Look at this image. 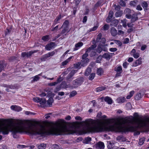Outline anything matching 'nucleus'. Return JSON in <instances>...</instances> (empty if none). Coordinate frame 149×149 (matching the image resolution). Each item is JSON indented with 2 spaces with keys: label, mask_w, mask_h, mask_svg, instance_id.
Returning <instances> with one entry per match:
<instances>
[{
  "label": "nucleus",
  "mask_w": 149,
  "mask_h": 149,
  "mask_svg": "<svg viewBox=\"0 0 149 149\" xmlns=\"http://www.w3.org/2000/svg\"><path fill=\"white\" fill-rule=\"evenodd\" d=\"M0 131L3 134H7L11 131L15 138L18 137L17 135L18 133L25 132L29 134L41 136L72 133L65 125L58 122L50 124L49 129L47 131L44 125L36 121L16 120L13 122L11 120L1 119H0Z\"/></svg>",
  "instance_id": "nucleus-1"
},
{
  "label": "nucleus",
  "mask_w": 149,
  "mask_h": 149,
  "mask_svg": "<svg viewBox=\"0 0 149 149\" xmlns=\"http://www.w3.org/2000/svg\"><path fill=\"white\" fill-rule=\"evenodd\" d=\"M149 127V118L146 119H141L134 118V131L139 128Z\"/></svg>",
  "instance_id": "nucleus-2"
},
{
  "label": "nucleus",
  "mask_w": 149,
  "mask_h": 149,
  "mask_svg": "<svg viewBox=\"0 0 149 149\" xmlns=\"http://www.w3.org/2000/svg\"><path fill=\"white\" fill-rule=\"evenodd\" d=\"M61 28H63V29L61 31V34L63 35V36L61 37L60 38L63 39L65 38V36L67 37L68 35V33H69L70 29L69 28V22L68 20H65L63 23Z\"/></svg>",
  "instance_id": "nucleus-3"
},
{
  "label": "nucleus",
  "mask_w": 149,
  "mask_h": 149,
  "mask_svg": "<svg viewBox=\"0 0 149 149\" xmlns=\"http://www.w3.org/2000/svg\"><path fill=\"white\" fill-rule=\"evenodd\" d=\"M84 78L82 77H80L74 80L72 82L73 86L72 87L77 88L81 85L84 81Z\"/></svg>",
  "instance_id": "nucleus-4"
},
{
  "label": "nucleus",
  "mask_w": 149,
  "mask_h": 149,
  "mask_svg": "<svg viewBox=\"0 0 149 149\" xmlns=\"http://www.w3.org/2000/svg\"><path fill=\"white\" fill-rule=\"evenodd\" d=\"M33 101L36 103H39L41 104L44 105L46 103V100L44 98H41L38 97L33 98Z\"/></svg>",
  "instance_id": "nucleus-5"
},
{
  "label": "nucleus",
  "mask_w": 149,
  "mask_h": 149,
  "mask_svg": "<svg viewBox=\"0 0 149 149\" xmlns=\"http://www.w3.org/2000/svg\"><path fill=\"white\" fill-rule=\"evenodd\" d=\"M55 94L52 93L51 91H49L47 93V96L50 97V98L48 100L47 102L49 104L51 105L53 102L54 100L52 97L54 96Z\"/></svg>",
  "instance_id": "nucleus-6"
},
{
  "label": "nucleus",
  "mask_w": 149,
  "mask_h": 149,
  "mask_svg": "<svg viewBox=\"0 0 149 149\" xmlns=\"http://www.w3.org/2000/svg\"><path fill=\"white\" fill-rule=\"evenodd\" d=\"M55 52L53 51L45 54L43 56L42 58V60L45 61L48 58L54 56L55 54Z\"/></svg>",
  "instance_id": "nucleus-7"
},
{
  "label": "nucleus",
  "mask_w": 149,
  "mask_h": 149,
  "mask_svg": "<svg viewBox=\"0 0 149 149\" xmlns=\"http://www.w3.org/2000/svg\"><path fill=\"white\" fill-rule=\"evenodd\" d=\"M63 17H62L61 14L59 15L54 19L52 23V27L54 26L56 24L60 23L59 21Z\"/></svg>",
  "instance_id": "nucleus-8"
},
{
  "label": "nucleus",
  "mask_w": 149,
  "mask_h": 149,
  "mask_svg": "<svg viewBox=\"0 0 149 149\" xmlns=\"http://www.w3.org/2000/svg\"><path fill=\"white\" fill-rule=\"evenodd\" d=\"M77 71V70H72L71 71V72L69 74L68 76L66 77V79L67 80V82L69 81H71L72 80L71 77L74 75V74L76 73Z\"/></svg>",
  "instance_id": "nucleus-9"
},
{
  "label": "nucleus",
  "mask_w": 149,
  "mask_h": 149,
  "mask_svg": "<svg viewBox=\"0 0 149 149\" xmlns=\"http://www.w3.org/2000/svg\"><path fill=\"white\" fill-rule=\"evenodd\" d=\"M113 15V13L112 11L109 12L108 15L106 19V22L107 23H109L111 21V19Z\"/></svg>",
  "instance_id": "nucleus-10"
},
{
  "label": "nucleus",
  "mask_w": 149,
  "mask_h": 149,
  "mask_svg": "<svg viewBox=\"0 0 149 149\" xmlns=\"http://www.w3.org/2000/svg\"><path fill=\"white\" fill-rule=\"evenodd\" d=\"M55 43L54 42H51L46 45L45 49L47 50H50L54 46H55Z\"/></svg>",
  "instance_id": "nucleus-11"
},
{
  "label": "nucleus",
  "mask_w": 149,
  "mask_h": 149,
  "mask_svg": "<svg viewBox=\"0 0 149 149\" xmlns=\"http://www.w3.org/2000/svg\"><path fill=\"white\" fill-rule=\"evenodd\" d=\"M95 147L97 149H103L104 147V143L102 142H99L95 145Z\"/></svg>",
  "instance_id": "nucleus-12"
},
{
  "label": "nucleus",
  "mask_w": 149,
  "mask_h": 149,
  "mask_svg": "<svg viewBox=\"0 0 149 149\" xmlns=\"http://www.w3.org/2000/svg\"><path fill=\"white\" fill-rule=\"evenodd\" d=\"M83 45V43L81 42H79L75 44V47L73 49V51H75L78 50L80 47H82Z\"/></svg>",
  "instance_id": "nucleus-13"
},
{
  "label": "nucleus",
  "mask_w": 149,
  "mask_h": 149,
  "mask_svg": "<svg viewBox=\"0 0 149 149\" xmlns=\"http://www.w3.org/2000/svg\"><path fill=\"white\" fill-rule=\"evenodd\" d=\"M10 108L12 110L16 111H19L22 110L20 107L16 105H12L11 106Z\"/></svg>",
  "instance_id": "nucleus-14"
},
{
  "label": "nucleus",
  "mask_w": 149,
  "mask_h": 149,
  "mask_svg": "<svg viewBox=\"0 0 149 149\" xmlns=\"http://www.w3.org/2000/svg\"><path fill=\"white\" fill-rule=\"evenodd\" d=\"M110 33L111 35L113 36H116L117 34V31L114 27H112L111 28Z\"/></svg>",
  "instance_id": "nucleus-15"
},
{
  "label": "nucleus",
  "mask_w": 149,
  "mask_h": 149,
  "mask_svg": "<svg viewBox=\"0 0 149 149\" xmlns=\"http://www.w3.org/2000/svg\"><path fill=\"white\" fill-rule=\"evenodd\" d=\"M138 17L137 14H133L132 15L131 20V22L132 23L138 20Z\"/></svg>",
  "instance_id": "nucleus-16"
},
{
  "label": "nucleus",
  "mask_w": 149,
  "mask_h": 149,
  "mask_svg": "<svg viewBox=\"0 0 149 149\" xmlns=\"http://www.w3.org/2000/svg\"><path fill=\"white\" fill-rule=\"evenodd\" d=\"M104 100L109 104H111L113 102L111 99L108 96L105 97L104 98Z\"/></svg>",
  "instance_id": "nucleus-17"
},
{
  "label": "nucleus",
  "mask_w": 149,
  "mask_h": 149,
  "mask_svg": "<svg viewBox=\"0 0 149 149\" xmlns=\"http://www.w3.org/2000/svg\"><path fill=\"white\" fill-rule=\"evenodd\" d=\"M116 140L119 141L124 142L126 141V138L122 135L118 136L116 138Z\"/></svg>",
  "instance_id": "nucleus-18"
},
{
  "label": "nucleus",
  "mask_w": 149,
  "mask_h": 149,
  "mask_svg": "<svg viewBox=\"0 0 149 149\" xmlns=\"http://www.w3.org/2000/svg\"><path fill=\"white\" fill-rule=\"evenodd\" d=\"M125 100V98L124 97H121L117 99V102L119 103L124 102Z\"/></svg>",
  "instance_id": "nucleus-19"
},
{
  "label": "nucleus",
  "mask_w": 149,
  "mask_h": 149,
  "mask_svg": "<svg viewBox=\"0 0 149 149\" xmlns=\"http://www.w3.org/2000/svg\"><path fill=\"white\" fill-rule=\"evenodd\" d=\"M110 55L109 53H105L102 56V58L106 59L107 60L109 61L111 58Z\"/></svg>",
  "instance_id": "nucleus-20"
},
{
  "label": "nucleus",
  "mask_w": 149,
  "mask_h": 149,
  "mask_svg": "<svg viewBox=\"0 0 149 149\" xmlns=\"http://www.w3.org/2000/svg\"><path fill=\"white\" fill-rule=\"evenodd\" d=\"M61 85L62 86L63 88H67L69 87H71V85L70 84H67L65 82H63L61 84Z\"/></svg>",
  "instance_id": "nucleus-21"
},
{
  "label": "nucleus",
  "mask_w": 149,
  "mask_h": 149,
  "mask_svg": "<svg viewBox=\"0 0 149 149\" xmlns=\"http://www.w3.org/2000/svg\"><path fill=\"white\" fill-rule=\"evenodd\" d=\"M91 140V137H87L85 138V139L83 141V143H89Z\"/></svg>",
  "instance_id": "nucleus-22"
},
{
  "label": "nucleus",
  "mask_w": 149,
  "mask_h": 149,
  "mask_svg": "<svg viewBox=\"0 0 149 149\" xmlns=\"http://www.w3.org/2000/svg\"><path fill=\"white\" fill-rule=\"evenodd\" d=\"M50 37L49 35L43 36L41 38V39L44 42L48 41Z\"/></svg>",
  "instance_id": "nucleus-23"
},
{
  "label": "nucleus",
  "mask_w": 149,
  "mask_h": 149,
  "mask_svg": "<svg viewBox=\"0 0 149 149\" xmlns=\"http://www.w3.org/2000/svg\"><path fill=\"white\" fill-rule=\"evenodd\" d=\"M123 13L122 10H119L116 12L115 13V15L116 17H119L121 16Z\"/></svg>",
  "instance_id": "nucleus-24"
},
{
  "label": "nucleus",
  "mask_w": 149,
  "mask_h": 149,
  "mask_svg": "<svg viewBox=\"0 0 149 149\" xmlns=\"http://www.w3.org/2000/svg\"><path fill=\"white\" fill-rule=\"evenodd\" d=\"M91 72V68H88L86 70L85 73V75L86 76H88Z\"/></svg>",
  "instance_id": "nucleus-25"
},
{
  "label": "nucleus",
  "mask_w": 149,
  "mask_h": 149,
  "mask_svg": "<svg viewBox=\"0 0 149 149\" xmlns=\"http://www.w3.org/2000/svg\"><path fill=\"white\" fill-rule=\"evenodd\" d=\"M12 30V28L10 27V28H7L6 30L5 31V36H6L10 34L11 31Z\"/></svg>",
  "instance_id": "nucleus-26"
},
{
  "label": "nucleus",
  "mask_w": 149,
  "mask_h": 149,
  "mask_svg": "<svg viewBox=\"0 0 149 149\" xmlns=\"http://www.w3.org/2000/svg\"><path fill=\"white\" fill-rule=\"evenodd\" d=\"M110 27L109 25L108 24H105L103 26L101 29L102 30L106 31L108 30Z\"/></svg>",
  "instance_id": "nucleus-27"
},
{
  "label": "nucleus",
  "mask_w": 149,
  "mask_h": 149,
  "mask_svg": "<svg viewBox=\"0 0 149 149\" xmlns=\"http://www.w3.org/2000/svg\"><path fill=\"white\" fill-rule=\"evenodd\" d=\"M97 47V45H91L90 47H89L88 48L86 49V50L87 51H88L89 52L91 50H94V49L95 48Z\"/></svg>",
  "instance_id": "nucleus-28"
},
{
  "label": "nucleus",
  "mask_w": 149,
  "mask_h": 149,
  "mask_svg": "<svg viewBox=\"0 0 149 149\" xmlns=\"http://www.w3.org/2000/svg\"><path fill=\"white\" fill-rule=\"evenodd\" d=\"M36 52H37L35 51H31L29 52H26V57L27 58L30 57L33 54Z\"/></svg>",
  "instance_id": "nucleus-29"
},
{
  "label": "nucleus",
  "mask_w": 149,
  "mask_h": 149,
  "mask_svg": "<svg viewBox=\"0 0 149 149\" xmlns=\"http://www.w3.org/2000/svg\"><path fill=\"white\" fill-rule=\"evenodd\" d=\"M137 2L138 1L137 0L132 1H130V4L131 6L134 7L136 6Z\"/></svg>",
  "instance_id": "nucleus-30"
},
{
  "label": "nucleus",
  "mask_w": 149,
  "mask_h": 149,
  "mask_svg": "<svg viewBox=\"0 0 149 149\" xmlns=\"http://www.w3.org/2000/svg\"><path fill=\"white\" fill-rule=\"evenodd\" d=\"M111 22V25L115 26H116L119 22L118 21L117 19H114Z\"/></svg>",
  "instance_id": "nucleus-31"
},
{
  "label": "nucleus",
  "mask_w": 149,
  "mask_h": 149,
  "mask_svg": "<svg viewBox=\"0 0 149 149\" xmlns=\"http://www.w3.org/2000/svg\"><path fill=\"white\" fill-rule=\"evenodd\" d=\"M106 88V87L104 86L99 87L96 89V91L97 92H99L105 90Z\"/></svg>",
  "instance_id": "nucleus-32"
},
{
  "label": "nucleus",
  "mask_w": 149,
  "mask_h": 149,
  "mask_svg": "<svg viewBox=\"0 0 149 149\" xmlns=\"http://www.w3.org/2000/svg\"><path fill=\"white\" fill-rule=\"evenodd\" d=\"M81 62L83 65L87 64L89 61V59L88 58H85L84 59H82L81 60Z\"/></svg>",
  "instance_id": "nucleus-33"
},
{
  "label": "nucleus",
  "mask_w": 149,
  "mask_h": 149,
  "mask_svg": "<svg viewBox=\"0 0 149 149\" xmlns=\"http://www.w3.org/2000/svg\"><path fill=\"white\" fill-rule=\"evenodd\" d=\"M17 57L15 56H13L9 58L8 60L10 62H13L16 60Z\"/></svg>",
  "instance_id": "nucleus-34"
},
{
  "label": "nucleus",
  "mask_w": 149,
  "mask_h": 149,
  "mask_svg": "<svg viewBox=\"0 0 149 149\" xmlns=\"http://www.w3.org/2000/svg\"><path fill=\"white\" fill-rule=\"evenodd\" d=\"M46 146L45 144L41 143L38 146V148L39 149H44L45 148Z\"/></svg>",
  "instance_id": "nucleus-35"
},
{
  "label": "nucleus",
  "mask_w": 149,
  "mask_h": 149,
  "mask_svg": "<svg viewBox=\"0 0 149 149\" xmlns=\"http://www.w3.org/2000/svg\"><path fill=\"white\" fill-rule=\"evenodd\" d=\"M141 5L144 9L147 8L148 7V4L146 1H143L141 3Z\"/></svg>",
  "instance_id": "nucleus-36"
},
{
  "label": "nucleus",
  "mask_w": 149,
  "mask_h": 149,
  "mask_svg": "<svg viewBox=\"0 0 149 149\" xmlns=\"http://www.w3.org/2000/svg\"><path fill=\"white\" fill-rule=\"evenodd\" d=\"M114 143H111L110 141L108 142V148L109 149H111L114 146Z\"/></svg>",
  "instance_id": "nucleus-37"
},
{
  "label": "nucleus",
  "mask_w": 149,
  "mask_h": 149,
  "mask_svg": "<svg viewBox=\"0 0 149 149\" xmlns=\"http://www.w3.org/2000/svg\"><path fill=\"white\" fill-rule=\"evenodd\" d=\"M89 52L88 51H87V50H86L85 53L82 56V59H84L87 58V57L88 55V53Z\"/></svg>",
  "instance_id": "nucleus-38"
},
{
  "label": "nucleus",
  "mask_w": 149,
  "mask_h": 149,
  "mask_svg": "<svg viewBox=\"0 0 149 149\" xmlns=\"http://www.w3.org/2000/svg\"><path fill=\"white\" fill-rule=\"evenodd\" d=\"M142 95L141 94V93H139L137 94L135 97V99L137 100H140L141 98Z\"/></svg>",
  "instance_id": "nucleus-39"
},
{
  "label": "nucleus",
  "mask_w": 149,
  "mask_h": 149,
  "mask_svg": "<svg viewBox=\"0 0 149 149\" xmlns=\"http://www.w3.org/2000/svg\"><path fill=\"white\" fill-rule=\"evenodd\" d=\"M102 37V34L101 33H99L97 36L96 38V41L97 42H99L100 40H101Z\"/></svg>",
  "instance_id": "nucleus-40"
},
{
  "label": "nucleus",
  "mask_w": 149,
  "mask_h": 149,
  "mask_svg": "<svg viewBox=\"0 0 149 149\" xmlns=\"http://www.w3.org/2000/svg\"><path fill=\"white\" fill-rule=\"evenodd\" d=\"M103 50L105 51V50H103L101 46H98L96 49V52L100 54Z\"/></svg>",
  "instance_id": "nucleus-41"
},
{
  "label": "nucleus",
  "mask_w": 149,
  "mask_h": 149,
  "mask_svg": "<svg viewBox=\"0 0 149 149\" xmlns=\"http://www.w3.org/2000/svg\"><path fill=\"white\" fill-rule=\"evenodd\" d=\"M146 138L144 137H143L139 139V144L140 145H142L144 143L145 140Z\"/></svg>",
  "instance_id": "nucleus-42"
},
{
  "label": "nucleus",
  "mask_w": 149,
  "mask_h": 149,
  "mask_svg": "<svg viewBox=\"0 0 149 149\" xmlns=\"http://www.w3.org/2000/svg\"><path fill=\"white\" fill-rule=\"evenodd\" d=\"M103 0H98L97 3L95 5V7L100 6Z\"/></svg>",
  "instance_id": "nucleus-43"
},
{
  "label": "nucleus",
  "mask_w": 149,
  "mask_h": 149,
  "mask_svg": "<svg viewBox=\"0 0 149 149\" xmlns=\"http://www.w3.org/2000/svg\"><path fill=\"white\" fill-rule=\"evenodd\" d=\"M40 74L35 76L34 77H33V79L31 81V82H33L35 81H37L38 80L40 79V77L38 76V75H40Z\"/></svg>",
  "instance_id": "nucleus-44"
},
{
  "label": "nucleus",
  "mask_w": 149,
  "mask_h": 149,
  "mask_svg": "<svg viewBox=\"0 0 149 149\" xmlns=\"http://www.w3.org/2000/svg\"><path fill=\"white\" fill-rule=\"evenodd\" d=\"M103 73V71L101 68H98L97 70V73L98 75H101Z\"/></svg>",
  "instance_id": "nucleus-45"
},
{
  "label": "nucleus",
  "mask_w": 149,
  "mask_h": 149,
  "mask_svg": "<svg viewBox=\"0 0 149 149\" xmlns=\"http://www.w3.org/2000/svg\"><path fill=\"white\" fill-rule=\"evenodd\" d=\"M90 52H91L89 54V55L91 57L94 56L96 55V52L94 51H91Z\"/></svg>",
  "instance_id": "nucleus-46"
},
{
  "label": "nucleus",
  "mask_w": 149,
  "mask_h": 149,
  "mask_svg": "<svg viewBox=\"0 0 149 149\" xmlns=\"http://www.w3.org/2000/svg\"><path fill=\"white\" fill-rule=\"evenodd\" d=\"M115 70L116 71V72H122V68L120 66H119L117 68H115Z\"/></svg>",
  "instance_id": "nucleus-47"
},
{
  "label": "nucleus",
  "mask_w": 149,
  "mask_h": 149,
  "mask_svg": "<svg viewBox=\"0 0 149 149\" xmlns=\"http://www.w3.org/2000/svg\"><path fill=\"white\" fill-rule=\"evenodd\" d=\"M95 76V73H91L89 77V79L91 80H92L94 79Z\"/></svg>",
  "instance_id": "nucleus-48"
},
{
  "label": "nucleus",
  "mask_w": 149,
  "mask_h": 149,
  "mask_svg": "<svg viewBox=\"0 0 149 149\" xmlns=\"http://www.w3.org/2000/svg\"><path fill=\"white\" fill-rule=\"evenodd\" d=\"M119 4L122 6H125L126 5L125 2L123 0H120L119 2Z\"/></svg>",
  "instance_id": "nucleus-49"
},
{
  "label": "nucleus",
  "mask_w": 149,
  "mask_h": 149,
  "mask_svg": "<svg viewBox=\"0 0 149 149\" xmlns=\"http://www.w3.org/2000/svg\"><path fill=\"white\" fill-rule=\"evenodd\" d=\"M102 56L100 55L98 56L96 58L95 60V62L96 63H100L101 61Z\"/></svg>",
  "instance_id": "nucleus-50"
},
{
  "label": "nucleus",
  "mask_w": 149,
  "mask_h": 149,
  "mask_svg": "<svg viewBox=\"0 0 149 149\" xmlns=\"http://www.w3.org/2000/svg\"><path fill=\"white\" fill-rule=\"evenodd\" d=\"M77 92L76 91H73L71 93H70L69 97H72L74 96L77 94Z\"/></svg>",
  "instance_id": "nucleus-51"
},
{
  "label": "nucleus",
  "mask_w": 149,
  "mask_h": 149,
  "mask_svg": "<svg viewBox=\"0 0 149 149\" xmlns=\"http://www.w3.org/2000/svg\"><path fill=\"white\" fill-rule=\"evenodd\" d=\"M1 86H3L7 88H10L11 89L13 88V86H10V85H8L6 84H2L1 85Z\"/></svg>",
  "instance_id": "nucleus-52"
},
{
  "label": "nucleus",
  "mask_w": 149,
  "mask_h": 149,
  "mask_svg": "<svg viewBox=\"0 0 149 149\" xmlns=\"http://www.w3.org/2000/svg\"><path fill=\"white\" fill-rule=\"evenodd\" d=\"M121 22L123 23V26L124 27L126 28V27L127 26V22H126V19H124L123 20H122L121 21Z\"/></svg>",
  "instance_id": "nucleus-53"
},
{
  "label": "nucleus",
  "mask_w": 149,
  "mask_h": 149,
  "mask_svg": "<svg viewBox=\"0 0 149 149\" xmlns=\"http://www.w3.org/2000/svg\"><path fill=\"white\" fill-rule=\"evenodd\" d=\"M142 63L141 58H139L138 60H136V63L138 65H140Z\"/></svg>",
  "instance_id": "nucleus-54"
},
{
  "label": "nucleus",
  "mask_w": 149,
  "mask_h": 149,
  "mask_svg": "<svg viewBox=\"0 0 149 149\" xmlns=\"http://www.w3.org/2000/svg\"><path fill=\"white\" fill-rule=\"evenodd\" d=\"M58 25H56V26L53 28L51 30V31H57L58 30Z\"/></svg>",
  "instance_id": "nucleus-55"
},
{
  "label": "nucleus",
  "mask_w": 149,
  "mask_h": 149,
  "mask_svg": "<svg viewBox=\"0 0 149 149\" xmlns=\"http://www.w3.org/2000/svg\"><path fill=\"white\" fill-rule=\"evenodd\" d=\"M98 26H94L93 28L90 29V31H95L97 29Z\"/></svg>",
  "instance_id": "nucleus-56"
},
{
  "label": "nucleus",
  "mask_w": 149,
  "mask_h": 149,
  "mask_svg": "<svg viewBox=\"0 0 149 149\" xmlns=\"http://www.w3.org/2000/svg\"><path fill=\"white\" fill-rule=\"evenodd\" d=\"M133 56L134 58H137L139 57V54L138 53H136L134 54H133Z\"/></svg>",
  "instance_id": "nucleus-57"
},
{
  "label": "nucleus",
  "mask_w": 149,
  "mask_h": 149,
  "mask_svg": "<svg viewBox=\"0 0 149 149\" xmlns=\"http://www.w3.org/2000/svg\"><path fill=\"white\" fill-rule=\"evenodd\" d=\"M25 114L27 115H34L36 114V113L33 112H32L30 111H26L25 112Z\"/></svg>",
  "instance_id": "nucleus-58"
},
{
  "label": "nucleus",
  "mask_w": 149,
  "mask_h": 149,
  "mask_svg": "<svg viewBox=\"0 0 149 149\" xmlns=\"http://www.w3.org/2000/svg\"><path fill=\"white\" fill-rule=\"evenodd\" d=\"M117 50V49L116 48H111L109 49V50L111 52H115Z\"/></svg>",
  "instance_id": "nucleus-59"
},
{
  "label": "nucleus",
  "mask_w": 149,
  "mask_h": 149,
  "mask_svg": "<svg viewBox=\"0 0 149 149\" xmlns=\"http://www.w3.org/2000/svg\"><path fill=\"white\" fill-rule=\"evenodd\" d=\"M106 40L104 38H102L100 42L103 44H104L106 43Z\"/></svg>",
  "instance_id": "nucleus-60"
},
{
  "label": "nucleus",
  "mask_w": 149,
  "mask_h": 149,
  "mask_svg": "<svg viewBox=\"0 0 149 149\" xmlns=\"http://www.w3.org/2000/svg\"><path fill=\"white\" fill-rule=\"evenodd\" d=\"M61 87L60 86H57L56 88L54 90V92L55 93H56L59 91L61 89Z\"/></svg>",
  "instance_id": "nucleus-61"
},
{
  "label": "nucleus",
  "mask_w": 149,
  "mask_h": 149,
  "mask_svg": "<svg viewBox=\"0 0 149 149\" xmlns=\"http://www.w3.org/2000/svg\"><path fill=\"white\" fill-rule=\"evenodd\" d=\"M87 16H84V17L83 18V21H82L84 23H86L87 22Z\"/></svg>",
  "instance_id": "nucleus-62"
},
{
  "label": "nucleus",
  "mask_w": 149,
  "mask_h": 149,
  "mask_svg": "<svg viewBox=\"0 0 149 149\" xmlns=\"http://www.w3.org/2000/svg\"><path fill=\"white\" fill-rule=\"evenodd\" d=\"M129 39L128 38H126L124 40V41H123V43L125 44H127L129 42Z\"/></svg>",
  "instance_id": "nucleus-63"
},
{
  "label": "nucleus",
  "mask_w": 149,
  "mask_h": 149,
  "mask_svg": "<svg viewBox=\"0 0 149 149\" xmlns=\"http://www.w3.org/2000/svg\"><path fill=\"white\" fill-rule=\"evenodd\" d=\"M136 9L139 10H142V8L140 5H138L137 6Z\"/></svg>",
  "instance_id": "nucleus-64"
}]
</instances>
